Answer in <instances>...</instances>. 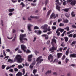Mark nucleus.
<instances>
[{
	"instance_id": "nucleus-14",
	"label": "nucleus",
	"mask_w": 76,
	"mask_h": 76,
	"mask_svg": "<svg viewBox=\"0 0 76 76\" xmlns=\"http://www.w3.org/2000/svg\"><path fill=\"white\" fill-rule=\"evenodd\" d=\"M36 73H37V70H33V73L34 74V76H39V75L38 74H37L36 75Z\"/></svg>"
},
{
	"instance_id": "nucleus-51",
	"label": "nucleus",
	"mask_w": 76,
	"mask_h": 76,
	"mask_svg": "<svg viewBox=\"0 0 76 76\" xmlns=\"http://www.w3.org/2000/svg\"><path fill=\"white\" fill-rule=\"evenodd\" d=\"M62 20L61 19H58V23H59V22H60L61 21H62Z\"/></svg>"
},
{
	"instance_id": "nucleus-30",
	"label": "nucleus",
	"mask_w": 76,
	"mask_h": 76,
	"mask_svg": "<svg viewBox=\"0 0 76 76\" xmlns=\"http://www.w3.org/2000/svg\"><path fill=\"white\" fill-rule=\"evenodd\" d=\"M71 15L72 17H75V14H74V12L73 11L71 13Z\"/></svg>"
},
{
	"instance_id": "nucleus-62",
	"label": "nucleus",
	"mask_w": 76,
	"mask_h": 76,
	"mask_svg": "<svg viewBox=\"0 0 76 76\" xmlns=\"http://www.w3.org/2000/svg\"><path fill=\"white\" fill-rule=\"evenodd\" d=\"M28 20H30V21H31V20H32V19L31 18H30V17H28Z\"/></svg>"
},
{
	"instance_id": "nucleus-45",
	"label": "nucleus",
	"mask_w": 76,
	"mask_h": 76,
	"mask_svg": "<svg viewBox=\"0 0 76 76\" xmlns=\"http://www.w3.org/2000/svg\"><path fill=\"white\" fill-rule=\"evenodd\" d=\"M34 29H39V28L37 26H36L34 28Z\"/></svg>"
},
{
	"instance_id": "nucleus-46",
	"label": "nucleus",
	"mask_w": 76,
	"mask_h": 76,
	"mask_svg": "<svg viewBox=\"0 0 76 76\" xmlns=\"http://www.w3.org/2000/svg\"><path fill=\"white\" fill-rule=\"evenodd\" d=\"M54 62H55V63H58V60H57V59H55L54 61H53V63H54Z\"/></svg>"
},
{
	"instance_id": "nucleus-31",
	"label": "nucleus",
	"mask_w": 76,
	"mask_h": 76,
	"mask_svg": "<svg viewBox=\"0 0 76 76\" xmlns=\"http://www.w3.org/2000/svg\"><path fill=\"white\" fill-rule=\"evenodd\" d=\"M33 67H34V65L32 64H31L30 66V68L31 69V70H32Z\"/></svg>"
},
{
	"instance_id": "nucleus-4",
	"label": "nucleus",
	"mask_w": 76,
	"mask_h": 76,
	"mask_svg": "<svg viewBox=\"0 0 76 76\" xmlns=\"http://www.w3.org/2000/svg\"><path fill=\"white\" fill-rule=\"evenodd\" d=\"M21 47L22 50H23L24 52H26V50L27 49V48L24 44H22L21 45Z\"/></svg>"
},
{
	"instance_id": "nucleus-44",
	"label": "nucleus",
	"mask_w": 76,
	"mask_h": 76,
	"mask_svg": "<svg viewBox=\"0 0 76 76\" xmlns=\"http://www.w3.org/2000/svg\"><path fill=\"white\" fill-rule=\"evenodd\" d=\"M35 63H36V62L35 61H33V62L31 64L33 65H35Z\"/></svg>"
},
{
	"instance_id": "nucleus-21",
	"label": "nucleus",
	"mask_w": 76,
	"mask_h": 76,
	"mask_svg": "<svg viewBox=\"0 0 76 76\" xmlns=\"http://www.w3.org/2000/svg\"><path fill=\"white\" fill-rule=\"evenodd\" d=\"M63 22L64 23H68V22H69V20L67 19H63Z\"/></svg>"
},
{
	"instance_id": "nucleus-54",
	"label": "nucleus",
	"mask_w": 76,
	"mask_h": 76,
	"mask_svg": "<svg viewBox=\"0 0 76 76\" xmlns=\"http://www.w3.org/2000/svg\"><path fill=\"white\" fill-rule=\"evenodd\" d=\"M11 68V67L7 66V68H6V70H8V69H10Z\"/></svg>"
},
{
	"instance_id": "nucleus-24",
	"label": "nucleus",
	"mask_w": 76,
	"mask_h": 76,
	"mask_svg": "<svg viewBox=\"0 0 76 76\" xmlns=\"http://www.w3.org/2000/svg\"><path fill=\"white\" fill-rule=\"evenodd\" d=\"M8 11L9 12H12L15 11V9L14 8L10 9Z\"/></svg>"
},
{
	"instance_id": "nucleus-25",
	"label": "nucleus",
	"mask_w": 76,
	"mask_h": 76,
	"mask_svg": "<svg viewBox=\"0 0 76 76\" xmlns=\"http://www.w3.org/2000/svg\"><path fill=\"white\" fill-rule=\"evenodd\" d=\"M64 39H65V42H67L69 39V38L67 37H64Z\"/></svg>"
},
{
	"instance_id": "nucleus-47",
	"label": "nucleus",
	"mask_w": 76,
	"mask_h": 76,
	"mask_svg": "<svg viewBox=\"0 0 76 76\" xmlns=\"http://www.w3.org/2000/svg\"><path fill=\"white\" fill-rule=\"evenodd\" d=\"M68 37H73V34L72 33V34H69V35H68Z\"/></svg>"
},
{
	"instance_id": "nucleus-3",
	"label": "nucleus",
	"mask_w": 76,
	"mask_h": 76,
	"mask_svg": "<svg viewBox=\"0 0 76 76\" xmlns=\"http://www.w3.org/2000/svg\"><path fill=\"white\" fill-rule=\"evenodd\" d=\"M58 18V14H56V16H55V14L54 13H52L51 15H50V19H52L53 18V19H56V18Z\"/></svg>"
},
{
	"instance_id": "nucleus-59",
	"label": "nucleus",
	"mask_w": 76,
	"mask_h": 76,
	"mask_svg": "<svg viewBox=\"0 0 76 76\" xmlns=\"http://www.w3.org/2000/svg\"><path fill=\"white\" fill-rule=\"evenodd\" d=\"M52 32L50 31L49 32H48L47 34H48V35H50V34H52Z\"/></svg>"
},
{
	"instance_id": "nucleus-58",
	"label": "nucleus",
	"mask_w": 76,
	"mask_h": 76,
	"mask_svg": "<svg viewBox=\"0 0 76 76\" xmlns=\"http://www.w3.org/2000/svg\"><path fill=\"white\" fill-rule=\"evenodd\" d=\"M10 72H13V69H11L9 70Z\"/></svg>"
},
{
	"instance_id": "nucleus-26",
	"label": "nucleus",
	"mask_w": 76,
	"mask_h": 76,
	"mask_svg": "<svg viewBox=\"0 0 76 76\" xmlns=\"http://www.w3.org/2000/svg\"><path fill=\"white\" fill-rule=\"evenodd\" d=\"M51 10H50L49 11H48L47 12V16H48L49 15H50V14L51 13Z\"/></svg>"
},
{
	"instance_id": "nucleus-60",
	"label": "nucleus",
	"mask_w": 76,
	"mask_h": 76,
	"mask_svg": "<svg viewBox=\"0 0 76 76\" xmlns=\"http://www.w3.org/2000/svg\"><path fill=\"white\" fill-rule=\"evenodd\" d=\"M66 1H64L63 3V5H64V6H65V5H66Z\"/></svg>"
},
{
	"instance_id": "nucleus-40",
	"label": "nucleus",
	"mask_w": 76,
	"mask_h": 76,
	"mask_svg": "<svg viewBox=\"0 0 76 76\" xmlns=\"http://www.w3.org/2000/svg\"><path fill=\"white\" fill-rule=\"evenodd\" d=\"M66 58V56H65V55H64L62 58V59L63 60H64V59H65V58Z\"/></svg>"
},
{
	"instance_id": "nucleus-27",
	"label": "nucleus",
	"mask_w": 76,
	"mask_h": 76,
	"mask_svg": "<svg viewBox=\"0 0 76 76\" xmlns=\"http://www.w3.org/2000/svg\"><path fill=\"white\" fill-rule=\"evenodd\" d=\"M69 49H68L66 51L65 54L66 56H68V54H69Z\"/></svg>"
},
{
	"instance_id": "nucleus-61",
	"label": "nucleus",
	"mask_w": 76,
	"mask_h": 76,
	"mask_svg": "<svg viewBox=\"0 0 76 76\" xmlns=\"http://www.w3.org/2000/svg\"><path fill=\"white\" fill-rule=\"evenodd\" d=\"M22 72L23 73V75H24L25 73V71L24 69H23L22 71Z\"/></svg>"
},
{
	"instance_id": "nucleus-17",
	"label": "nucleus",
	"mask_w": 76,
	"mask_h": 76,
	"mask_svg": "<svg viewBox=\"0 0 76 76\" xmlns=\"http://www.w3.org/2000/svg\"><path fill=\"white\" fill-rule=\"evenodd\" d=\"M57 30L59 31H60L61 32H63V31H64V29L61 28H58Z\"/></svg>"
},
{
	"instance_id": "nucleus-42",
	"label": "nucleus",
	"mask_w": 76,
	"mask_h": 76,
	"mask_svg": "<svg viewBox=\"0 0 76 76\" xmlns=\"http://www.w3.org/2000/svg\"><path fill=\"white\" fill-rule=\"evenodd\" d=\"M31 53V51H30L29 50L27 49L26 51V53H27V54H28L29 53Z\"/></svg>"
},
{
	"instance_id": "nucleus-23",
	"label": "nucleus",
	"mask_w": 76,
	"mask_h": 76,
	"mask_svg": "<svg viewBox=\"0 0 76 76\" xmlns=\"http://www.w3.org/2000/svg\"><path fill=\"white\" fill-rule=\"evenodd\" d=\"M30 18H35V19H39V17L38 16H30Z\"/></svg>"
},
{
	"instance_id": "nucleus-49",
	"label": "nucleus",
	"mask_w": 76,
	"mask_h": 76,
	"mask_svg": "<svg viewBox=\"0 0 76 76\" xmlns=\"http://www.w3.org/2000/svg\"><path fill=\"white\" fill-rule=\"evenodd\" d=\"M52 28L53 30H54V29H56V26H53L52 27Z\"/></svg>"
},
{
	"instance_id": "nucleus-16",
	"label": "nucleus",
	"mask_w": 76,
	"mask_h": 76,
	"mask_svg": "<svg viewBox=\"0 0 76 76\" xmlns=\"http://www.w3.org/2000/svg\"><path fill=\"white\" fill-rule=\"evenodd\" d=\"M70 4L71 6H75V4H76V2L75 1H72L70 3Z\"/></svg>"
},
{
	"instance_id": "nucleus-41",
	"label": "nucleus",
	"mask_w": 76,
	"mask_h": 76,
	"mask_svg": "<svg viewBox=\"0 0 76 76\" xmlns=\"http://www.w3.org/2000/svg\"><path fill=\"white\" fill-rule=\"evenodd\" d=\"M7 61L8 62H10V63H12V60L11 59H9Z\"/></svg>"
},
{
	"instance_id": "nucleus-32",
	"label": "nucleus",
	"mask_w": 76,
	"mask_h": 76,
	"mask_svg": "<svg viewBox=\"0 0 76 76\" xmlns=\"http://www.w3.org/2000/svg\"><path fill=\"white\" fill-rule=\"evenodd\" d=\"M74 32V30H71V31H69L67 32L66 33V34L67 35H69V34H70V33H71V32Z\"/></svg>"
},
{
	"instance_id": "nucleus-13",
	"label": "nucleus",
	"mask_w": 76,
	"mask_h": 76,
	"mask_svg": "<svg viewBox=\"0 0 76 76\" xmlns=\"http://www.w3.org/2000/svg\"><path fill=\"white\" fill-rule=\"evenodd\" d=\"M70 57H72L73 58H76V54L73 53L71 54L70 55Z\"/></svg>"
},
{
	"instance_id": "nucleus-36",
	"label": "nucleus",
	"mask_w": 76,
	"mask_h": 76,
	"mask_svg": "<svg viewBox=\"0 0 76 76\" xmlns=\"http://www.w3.org/2000/svg\"><path fill=\"white\" fill-rule=\"evenodd\" d=\"M49 0H46L45 2V6H46L47 4V3H48V2Z\"/></svg>"
},
{
	"instance_id": "nucleus-8",
	"label": "nucleus",
	"mask_w": 76,
	"mask_h": 76,
	"mask_svg": "<svg viewBox=\"0 0 76 76\" xmlns=\"http://www.w3.org/2000/svg\"><path fill=\"white\" fill-rule=\"evenodd\" d=\"M42 37H45V39H48L49 38L48 35L46 34H44L41 35Z\"/></svg>"
},
{
	"instance_id": "nucleus-11",
	"label": "nucleus",
	"mask_w": 76,
	"mask_h": 76,
	"mask_svg": "<svg viewBox=\"0 0 76 76\" xmlns=\"http://www.w3.org/2000/svg\"><path fill=\"white\" fill-rule=\"evenodd\" d=\"M35 33H36L37 35H39L41 34L42 32L40 30H36L35 31Z\"/></svg>"
},
{
	"instance_id": "nucleus-64",
	"label": "nucleus",
	"mask_w": 76,
	"mask_h": 76,
	"mask_svg": "<svg viewBox=\"0 0 76 76\" xmlns=\"http://www.w3.org/2000/svg\"><path fill=\"white\" fill-rule=\"evenodd\" d=\"M16 76H19V71L18 73L16 74Z\"/></svg>"
},
{
	"instance_id": "nucleus-9",
	"label": "nucleus",
	"mask_w": 76,
	"mask_h": 76,
	"mask_svg": "<svg viewBox=\"0 0 76 76\" xmlns=\"http://www.w3.org/2000/svg\"><path fill=\"white\" fill-rule=\"evenodd\" d=\"M32 55H30L28 56V60L29 61H32Z\"/></svg>"
},
{
	"instance_id": "nucleus-57",
	"label": "nucleus",
	"mask_w": 76,
	"mask_h": 76,
	"mask_svg": "<svg viewBox=\"0 0 76 76\" xmlns=\"http://www.w3.org/2000/svg\"><path fill=\"white\" fill-rule=\"evenodd\" d=\"M23 75V74H22V73L19 72V76H22Z\"/></svg>"
},
{
	"instance_id": "nucleus-7",
	"label": "nucleus",
	"mask_w": 76,
	"mask_h": 76,
	"mask_svg": "<svg viewBox=\"0 0 76 76\" xmlns=\"http://www.w3.org/2000/svg\"><path fill=\"white\" fill-rule=\"evenodd\" d=\"M48 60H51V62H52L53 61V56L52 55L50 54L48 57Z\"/></svg>"
},
{
	"instance_id": "nucleus-12",
	"label": "nucleus",
	"mask_w": 76,
	"mask_h": 76,
	"mask_svg": "<svg viewBox=\"0 0 76 76\" xmlns=\"http://www.w3.org/2000/svg\"><path fill=\"white\" fill-rule=\"evenodd\" d=\"M32 26L33 25L31 24H29L28 25V28L29 31H31V26Z\"/></svg>"
},
{
	"instance_id": "nucleus-28",
	"label": "nucleus",
	"mask_w": 76,
	"mask_h": 76,
	"mask_svg": "<svg viewBox=\"0 0 76 76\" xmlns=\"http://www.w3.org/2000/svg\"><path fill=\"white\" fill-rule=\"evenodd\" d=\"M56 33L57 34V36H60V32H59V31L57 30L56 31Z\"/></svg>"
},
{
	"instance_id": "nucleus-34",
	"label": "nucleus",
	"mask_w": 76,
	"mask_h": 76,
	"mask_svg": "<svg viewBox=\"0 0 76 76\" xmlns=\"http://www.w3.org/2000/svg\"><path fill=\"white\" fill-rule=\"evenodd\" d=\"M51 73V71H48L46 73V75H47L49 74V73Z\"/></svg>"
},
{
	"instance_id": "nucleus-15",
	"label": "nucleus",
	"mask_w": 76,
	"mask_h": 76,
	"mask_svg": "<svg viewBox=\"0 0 76 76\" xmlns=\"http://www.w3.org/2000/svg\"><path fill=\"white\" fill-rule=\"evenodd\" d=\"M23 60V59L22 58V56L19 55V63H22V61Z\"/></svg>"
},
{
	"instance_id": "nucleus-6",
	"label": "nucleus",
	"mask_w": 76,
	"mask_h": 76,
	"mask_svg": "<svg viewBox=\"0 0 76 76\" xmlns=\"http://www.w3.org/2000/svg\"><path fill=\"white\" fill-rule=\"evenodd\" d=\"M56 50V48H55L54 45H53L52 48L49 49V51H51V53H54V50Z\"/></svg>"
},
{
	"instance_id": "nucleus-19",
	"label": "nucleus",
	"mask_w": 76,
	"mask_h": 76,
	"mask_svg": "<svg viewBox=\"0 0 76 76\" xmlns=\"http://www.w3.org/2000/svg\"><path fill=\"white\" fill-rule=\"evenodd\" d=\"M57 56L59 58H60L61 57V56H62V53H58L57 54Z\"/></svg>"
},
{
	"instance_id": "nucleus-55",
	"label": "nucleus",
	"mask_w": 76,
	"mask_h": 76,
	"mask_svg": "<svg viewBox=\"0 0 76 76\" xmlns=\"http://www.w3.org/2000/svg\"><path fill=\"white\" fill-rule=\"evenodd\" d=\"M76 34H75L73 35V38H76Z\"/></svg>"
},
{
	"instance_id": "nucleus-63",
	"label": "nucleus",
	"mask_w": 76,
	"mask_h": 76,
	"mask_svg": "<svg viewBox=\"0 0 76 76\" xmlns=\"http://www.w3.org/2000/svg\"><path fill=\"white\" fill-rule=\"evenodd\" d=\"M12 15H13V13H10L8 14V15H9V16H12Z\"/></svg>"
},
{
	"instance_id": "nucleus-56",
	"label": "nucleus",
	"mask_w": 76,
	"mask_h": 76,
	"mask_svg": "<svg viewBox=\"0 0 76 76\" xmlns=\"http://www.w3.org/2000/svg\"><path fill=\"white\" fill-rule=\"evenodd\" d=\"M3 52L4 53V56H6V53H5V51H4V50H3Z\"/></svg>"
},
{
	"instance_id": "nucleus-35",
	"label": "nucleus",
	"mask_w": 76,
	"mask_h": 76,
	"mask_svg": "<svg viewBox=\"0 0 76 76\" xmlns=\"http://www.w3.org/2000/svg\"><path fill=\"white\" fill-rule=\"evenodd\" d=\"M64 29H66L67 31H69V26L66 27L64 28Z\"/></svg>"
},
{
	"instance_id": "nucleus-20",
	"label": "nucleus",
	"mask_w": 76,
	"mask_h": 76,
	"mask_svg": "<svg viewBox=\"0 0 76 76\" xmlns=\"http://www.w3.org/2000/svg\"><path fill=\"white\" fill-rule=\"evenodd\" d=\"M76 43V41H73L72 42L71 44V45L72 47L75 45Z\"/></svg>"
},
{
	"instance_id": "nucleus-18",
	"label": "nucleus",
	"mask_w": 76,
	"mask_h": 76,
	"mask_svg": "<svg viewBox=\"0 0 76 76\" xmlns=\"http://www.w3.org/2000/svg\"><path fill=\"white\" fill-rule=\"evenodd\" d=\"M60 8H61V7L59 5H58L56 6V9L58 11H60Z\"/></svg>"
},
{
	"instance_id": "nucleus-39",
	"label": "nucleus",
	"mask_w": 76,
	"mask_h": 76,
	"mask_svg": "<svg viewBox=\"0 0 76 76\" xmlns=\"http://www.w3.org/2000/svg\"><path fill=\"white\" fill-rule=\"evenodd\" d=\"M64 24L61 23L59 24L60 26H64Z\"/></svg>"
},
{
	"instance_id": "nucleus-53",
	"label": "nucleus",
	"mask_w": 76,
	"mask_h": 76,
	"mask_svg": "<svg viewBox=\"0 0 76 76\" xmlns=\"http://www.w3.org/2000/svg\"><path fill=\"white\" fill-rule=\"evenodd\" d=\"M48 31H51V29H50V27H48Z\"/></svg>"
},
{
	"instance_id": "nucleus-29",
	"label": "nucleus",
	"mask_w": 76,
	"mask_h": 76,
	"mask_svg": "<svg viewBox=\"0 0 76 76\" xmlns=\"http://www.w3.org/2000/svg\"><path fill=\"white\" fill-rule=\"evenodd\" d=\"M20 5H21L22 7L23 8V7H24L25 6V4H24V3L23 2H21L20 4Z\"/></svg>"
},
{
	"instance_id": "nucleus-37",
	"label": "nucleus",
	"mask_w": 76,
	"mask_h": 76,
	"mask_svg": "<svg viewBox=\"0 0 76 76\" xmlns=\"http://www.w3.org/2000/svg\"><path fill=\"white\" fill-rule=\"evenodd\" d=\"M65 16L67 18H69V16H70V15L67 13H66L65 14Z\"/></svg>"
},
{
	"instance_id": "nucleus-1",
	"label": "nucleus",
	"mask_w": 76,
	"mask_h": 76,
	"mask_svg": "<svg viewBox=\"0 0 76 76\" xmlns=\"http://www.w3.org/2000/svg\"><path fill=\"white\" fill-rule=\"evenodd\" d=\"M20 40L21 43H22V44H24V43H25V42L23 40L28 41V39L27 38H24V37H26V34H20Z\"/></svg>"
},
{
	"instance_id": "nucleus-38",
	"label": "nucleus",
	"mask_w": 76,
	"mask_h": 76,
	"mask_svg": "<svg viewBox=\"0 0 76 76\" xmlns=\"http://www.w3.org/2000/svg\"><path fill=\"white\" fill-rule=\"evenodd\" d=\"M69 59L67 58H66L65 59V61H66V63H68V62H69Z\"/></svg>"
},
{
	"instance_id": "nucleus-50",
	"label": "nucleus",
	"mask_w": 76,
	"mask_h": 76,
	"mask_svg": "<svg viewBox=\"0 0 76 76\" xmlns=\"http://www.w3.org/2000/svg\"><path fill=\"white\" fill-rule=\"evenodd\" d=\"M14 71L15 72H18V69L15 68H14Z\"/></svg>"
},
{
	"instance_id": "nucleus-5",
	"label": "nucleus",
	"mask_w": 76,
	"mask_h": 76,
	"mask_svg": "<svg viewBox=\"0 0 76 76\" xmlns=\"http://www.w3.org/2000/svg\"><path fill=\"white\" fill-rule=\"evenodd\" d=\"M15 62L16 61H17L18 63H19V55H17L15 58H14Z\"/></svg>"
},
{
	"instance_id": "nucleus-2",
	"label": "nucleus",
	"mask_w": 76,
	"mask_h": 76,
	"mask_svg": "<svg viewBox=\"0 0 76 76\" xmlns=\"http://www.w3.org/2000/svg\"><path fill=\"white\" fill-rule=\"evenodd\" d=\"M41 58H42V56H40L36 60V61L37 62L36 64L37 66H38L39 63H41V62L43 61V59H41Z\"/></svg>"
},
{
	"instance_id": "nucleus-43",
	"label": "nucleus",
	"mask_w": 76,
	"mask_h": 76,
	"mask_svg": "<svg viewBox=\"0 0 76 76\" xmlns=\"http://www.w3.org/2000/svg\"><path fill=\"white\" fill-rule=\"evenodd\" d=\"M52 42H55V43H56V40L55 39H52Z\"/></svg>"
},
{
	"instance_id": "nucleus-10",
	"label": "nucleus",
	"mask_w": 76,
	"mask_h": 76,
	"mask_svg": "<svg viewBox=\"0 0 76 76\" xmlns=\"http://www.w3.org/2000/svg\"><path fill=\"white\" fill-rule=\"evenodd\" d=\"M47 27H48V25L45 24L43 26H42L41 28L42 29H47Z\"/></svg>"
},
{
	"instance_id": "nucleus-48",
	"label": "nucleus",
	"mask_w": 76,
	"mask_h": 76,
	"mask_svg": "<svg viewBox=\"0 0 76 76\" xmlns=\"http://www.w3.org/2000/svg\"><path fill=\"white\" fill-rule=\"evenodd\" d=\"M6 51H7V52H10V50L9 49H6Z\"/></svg>"
},
{
	"instance_id": "nucleus-22",
	"label": "nucleus",
	"mask_w": 76,
	"mask_h": 76,
	"mask_svg": "<svg viewBox=\"0 0 76 76\" xmlns=\"http://www.w3.org/2000/svg\"><path fill=\"white\" fill-rule=\"evenodd\" d=\"M69 10L70 8H65V9L63 10L64 11V12H68L69 11Z\"/></svg>"
},
{
	"instance_id": "nucleus-33",
	"label": "nucleus",
	"mask_w": 76,
	"mask_h": 76,
	"mask_svg": "<svg viewBox=\"0 0 76 76\" xmlns=\"http://www.w3.org/2000/svg\"><path fill=\"white\" fill-rule=\"evenodd\" d=\"M6 66V65H2V69H4Z\"/></svg>"
},
{
	"instance_id": "nucleus-52",
	"label": "nucleus",
	"mask_w": 76,
	"mask_h": 76,
	"mask_svg": "<svg viewBox=\"0 0 76 76\" xmlns=\"http://www.w3.org/2000/svg\"><path fill=\"white\" fill-rule=\"evenodd\" d=\"M31 5L33 6H36L37 5V4H36L32 3L31 4Z\"/></svg>"
}]
</instances>
